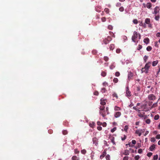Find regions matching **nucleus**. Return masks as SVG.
<instances>
[{
	"label": "nucleus",
	"mask_w": 160,
	"mask_h": 160,
	"mask_svg": "<svg viewBox=\"0 0 160 160\" xmlns=\"http://www.w3.org/2000/svg\"><path fill=\"white\" fill-rule=\"evenodd\" d=\"M151 66V62H147L144 67L142 68L141 69V72L142 73L145 72V73H147L148 72V69Z\"/></svg>",
	"instance_id": "1"
},
{
	"label": "nucleus",
	"mask_w": 160,
	"mask_h": 160,
	"mask_svg": "<svg viewBox=\"0 0 160 160\" xmlns=\"http://www.w3.org/2000/svg\"><path fill=\"white\" fill-rule=\"evenodd\" d=\"M140 39V34H138L137 32L134 31L133 33V35L132 37V41L136 42H138V40H139Z\"/></svg>",
	"instance_id": "2"
},
{
	"label": "nucleus",
	"mask_w": 160,
	"mask_h": 160,
	"mask_svg": "<svg viewBox=\"0 0 160 160\" xmlns=\"http://www.w3.org/2000/svg\"><path fill=\"white\" fill-rule=\"evenodd\" d=\"M148 25V27L149 28H152V25L150 23V19L149 18H146L145 20V23Z\"/></svg>",
	"instance_id": "3"
},
{
	"label": "nucleus",
	"mask_w": 160,
	"mask_h": 160,
	"mask_svg": "<svg viewBox=\"0 0 160 160\" xmlns=\"http://www.w3.org/2000/svg\"><path fill=\"white\" fill-rule=\"evenodd\" d=\"M144 131V129L137 130L135 131V133L138 134L139 136H140L142 134V133Z\"/></svg>",
	"instance_id": "4"
},
{
	"label": "nucleus",
	"mask_w": 160,
	"mask_h": 160,
	"mask_svg": "<svg viewBox=\"0 0 160 160\" xmlns=\"http://www.w3.org/2000/svg\"><path fill=\"white\" fill-rule=\"evenodd\" d=\"M148 99L150 100L153 101L156 99V97L153 94H151L148 96Z\"/></svg>",
	"instance_id": "5"
},
{
	"label": "nucleus",
	"mask_w": 160,
	"mask_h": 160,
	"mask_svg": "<svg viewBox=\"0 0 160 160\" xmlns=\"http://www.w3.org/2000/svg\"><path fill=\"white\" fill-rule=\"evenodd\" d=\"M160 9L159 7L158 6H156L154 8L153 12H152V13L153 14H155L156 15L158 13H159V12Z\"/></svg>",
	"instance_id": "6"
},
{
	"label": "nucleus",
	"mask_w": 160,
	"mask_h": 160,
	"mask_svg": "<svg viewBox=\"0 0 160 160\" xmlns=\"http://www.w3.org/2000/svg\"><path fill=\"white\" fill-rule=\"evenodd\" d=\"M99 113L101 115H102L103 117H104L107 114H108L107 112L105 110L100 111Z\"/></svg>",
	"instance_id": "7"
},
{
	"label": "nucleus",
	"mask_w": 160,
	"mask_h": 160,
	"mask_svg": "<svg viewBox=\"0 0 160 160\" xmlns=\"http://www.w3.org/2000/svg\"><path fill=\"white\" fill-rule=\"evenodd\" d=\"M126 96L128 97L131 96V92L129 90V87H126Z\"/></svg>",
	"instance_id": "8"
},
{
	"label": "nucleus",
	"mask_w": 160,
	"mask_h": 160,
	"mask_svg": "<svg viewBox=\"0 0 160 160\" xmlns=\"http://www.w3.org/2000/svg\"><path fill=\"white\" fill-rule=\"evenodd\" d=\"M100 104L102 105H104L106 104L107 100L106 99H104L103 98H101L100 100Z\"/></svg>",
	"instance_id": "9"
},
{
	"label": "nucleus",
	"mask_w": 160,
	"mask_h": 160,
	"mask_svg": "<svg viewBox=\"0 0 160 160\" xmlns=\"http://www.w3.org/2000/svg\"><path fill=\"white\" fill-rule=\"evenodd\" d=\"M111 38L109 36H108L107 37L106 40L104 41V43L105 44H106L107 43H108L109 42L111 41Z\"/></svg>",
	"instance_id": "10"
},
{
	"label": "nucleus",
	"mask_w": 160,
	"mask_h": 160,
	"mask_svg": "<svg viewBox=\"0 0 160 160\" xmlns=\"http://www.w3.org/2000/svg\"><path fill=\"white\" fill-rule=\"evenodd\" d=\"M121 115V112H117L114 113V117L115 118H118Z\"/></svg>",
	"instance_id": "11"
},
{
	"label": "nucleus",
	"mask_w": 160,
	"mask_h": 160,
	"mask_svg": "<svg viewBox=\"0 0 160 160\" xmlns=\"http://www.w3.org/2000/svg\"><path fill=\"white\" fill-rule=\"evenodd\" d=\"M138 115L139 117L144 119H145L148 118L147 115H145L143 114H142L141 113H138Z\"/></svg>",
	"instance_id": "12"
},
{
	"label": "nucleus",
	"mask_w": 160,
	"mask_h": 160,
	"mask_svg": "<svg viewBox=\"0 0 160 160\" xmlns=\"http://www.w3.org/2000/svg\"><path fill=\"white\" fill-rule=\"evenodd\" d=\"M93 143L95 144L96 146L98 144V139L96 138H94L92 140Z\"/></svg>",
	"instance_id": "13"
},
{
	"label": "nucleus",
	"mask_w": 160,
	"mask_h": 160,
	"mask_svg": "<svg viewBox=\"0 0 160 160\" xmlns=\"http://www.w3.org/2000/svg\"><path fill=\"white\" fill-rule=\"evenodd\" d=\"M155 148V145L154 144H153L151 145L149 148V150L151 151H153Z\"/></svg>",
	"instance_id": "14"
},
{
	"label": "nucleus",
	"mask_w": 160,
	"mask_h": 160,
	"mask_svg": "<svg viewBox=\"0 0 160 160\" xmlns=\"http://www.w3.org/2000/svg\"><path fill=\"white\" fill-rule=\"evenodd\" d=\"M158 60L154 61L152 62V66L153 67L156 66L158 63Z\"/></svg>",
	"instance_id": "15"
},
{
	"label": "nucleus",
	"mask_w": 160,
	"mask_h": 160,
	"mask_svg": "<svg viewBox=\"0 0 160 160\" xmlns=\"http://www.w3.org/2000/svg\"><path fill=\"white\" fill-rule=\"evenodd\" d=\"M106 152L105 151H104L102 153V155H101L100 156V158L101 159H102L106 155Z\"/></svg>",
	"instance_id": "16"
},
{
	"label": "nucleus",
	"mask_w": 160,
	"mask_h": 160,
	"mask_svg": "<svg viewBox=\"0 0 160 160\" xmlns=\"http://www.w3.org/2000/svg\"><path fill=\"white\" fill-rule=\"evenodd\" d=\"M144 42L146 44L149 43V39L148 38L144 39L143 40Z\"/></svg>",
	"instance_id": "17"
},
{
	"label": "nucleus",
	"mask_w": 160,
	"mask_h": 160,
	"mask_svg": "<svg viewBox=\"0 0 160 160\" xmlns=\"http://www.w3.org/2000/svg\"><path fill=\"white\" fill-rule=\"evenodd\" d=\"M146 7L148 8H150L152 7V4L150 3H147L146 4Z\"/></svg>",
	"instance_id": "18"
},
{
	"label": "nucleus",
	"mask_w": 160,
	"mask_h": 160,
	"mask_svg": "<svg viewBox=\"0 0 160 160\" xmlns=\"http://www.w3.org/2000/svg\"><path fill=\"white\" fill-rule=\"evenodd\" d=\"M114 110L115 111H118L121 110V108L118 106H115L114 108Z\"/></svg>",
	"instance_id": "19"
},
{
	"label": "nucleus",
	"mask_w": 160,
	"mask_h": 160,
	"mask_svg": "<svg viewBox=\"0 0 160 160\" xmlns=\"http://www.w3.org/2000/svg\"><path fill=\"white\" fill-rule=\"evenodd\" d=\"M133 76V74L131 72H129L128 74V78L129 79H130Z\"/></svg>",
	"instance_id": "20"
},
{
	"label": "nucleus",
	"mask_w": 160,
	"mask_h": 160,
	"mask_svg": "<svg viewBox=\"0 0 160 160\" xmlns=\"http://www.w3.org/2000/svg\"><path fill=\"white\" fill-rule=\"evenodd\" d=\"M72 160H79V158L75 156H72Z\"/></svg>",
	"instance_id": "21"
},
{
	"label": "nucleus",
	"mask_w": 160,
	"mask_h": 160,
	"mask_svg": "<svg viewBox=\"0 0 160 160\" xmlns=\"http://www.w3.org/2000/svg\"><path fill=\"white\" fill-rule=\"evenodd\" d=\"M115 67V65L114 63H112L110 66V68L111 69H112Z\"/></svg>",
	"instance_id": "22"
},
{
	"label": "nucleus",
	"mask_w": 160,
	"mask_h": 160,
	"mask_svg": "<svg viewBox=\"0 0 160 160\" xmlns=\"http://www.w3.org/2000/svg\"><path fill=\"white\" fill-rule=\"evenodd\" d=\"M94 153L93 152H92L90 155V157L92 159H94Z\"/></svg>",
	"instance_id": "23"
},
{
	"label": "nucleus",
	"mask_w": 160,
	"mask_h": 160,
	"mask_svg": "<svg viewBox=\"0 0 160 160\" xmlns=\"http://www.w3.org/2000/svg\"><path fill=\"white\" fill-rule=\"evenodd\" d=\"M95 125V123L94 122H92L89 124V126L92 128H93Z\"/></svg>",
	"instance_id": "24"
},
{
	"label": "nucleus",
	"mask_w": 160,
	"mask_h": 160,
	"mask_svg": "<svg viewBox=\"0 0 160 160\" xmlns=\"http://www.w3.org/2000/svg\"><path fill=\"white\" fill-rule=\"evenodd\" d=\"M129 153V151L128 150H125L124 153V154L125 155H128Z\"/></svg>",
	"instance_id": "25"
},
{
	"label": "nucleus",
	"mask_w": 160,
	"mask_h": 160,
	"mask_svg": "<svg viewBox=\"0 0 160 160\" xmlns=\"http://www.w3.org/2000/svg\"><path fill=\"white\" fill-rule=\"evenodd\" d=\"M158 156L157 154L154 155L153 157V160H157L158 159Z\"/></svg>",
	"instance_id": "26"
},
{
	"label": "nucleus",
	"mask_w": 160,
	"mask_h": 160,
	"mask_svg": "<svg viewBox=\"0 0 160 160\" xmlns=\"http://www.w3.org/2000/svg\"><path fill=\"white\" fill-rule=\"evenodd\" d=\"M110 50H113L114 48V46L113 44H111L110 46Z\"/></svg>",
	"instance_id": "27"
},
{
	"label": "nucleus",
	"mask_w": 160,
	"mask_h": 160,
	"mask_svg": "<svg viewBox=\"0 0 160 160\" xmlns=\"http://www.w3.org/2000/svg\"><path fill=\"white\" fill-rule=\"evenodd\" d=\"M152 49V47L150 46H148L146 48L147 50L148 51H150Z\"/></svg>",
	"instance_id": "28"
},
{
	"label": "nucleus",
	"mask_w": 160,
	"mask_h": 160,
	"mask_svg": "<svg viewBox=\"0 0 160 160\" xmlns=\"http://www.w3.org/2000/svg\"><path fill=\"white\" fill-rule=\"evenodd\" d=\"M132 22L134 24H136L138 23V22L137 19H134L133 20Z\"/></svg>",
	"instance_id": "29"
},
{
	"label": "nucleus",
	"mask_w": 160,
	"mask_h": 160,
	"mask_svg": "<svg viewBox=\"0 0 160 160\" xmlns=\"http://www.w3.org/2000/svg\"><path fill=\"white\" fill-rule=\"evenodd\" d=\"M105 107L103 105L100 106V111L105 110Z\"/></svg>",
	"instance_id": "30"
},
{
	"label": "nucleus",
	"mask_w": 160,
	"mask_h": 160,
	"mask_svg": "<svg viewBox=\"0 0 160 160\" xmlns=\"http://www.w3.org/2000/svg\"><path fill=\"white\" fill-rule=\"evenodd\" d=\"M128 125H126L125 126L124 128V130L126 132H127L128 130Z\"/></svg>",
	"instance_id": "31"
},
{
	"label": "nucleus",
	"mask_w": 160,
	"mask_h": 160,
	"mask_svg": "<svg viewBox=\"0 0 160 160\" xmlns=\"http://www.w3.org/2000/svg\"><path fill=\"white\" fill-rule=\"evenodd\" d=\"M110 156L109 155L107 154L106 156V159L107 160H110Z\"/></svg>",
	"instance_id": "32"
},
{
	"label": "nucleus",
	"mask_w": 160,
	"mask_h": 160,
	"mask_svg": "<svg viewBox=\"0 0 160 160\" xmlns=\"http://www.w3.org/2000/svg\"><path fill=\"white\" fill-rule=\"evenodd\" d=\"M116 127H115L111 129V131L112 132H113L115 131L116 130Z\"/></svg>",
	"instance_id": "33"
},
{
	"label": "nucleus",
	"mask_w": 160,
	"mask_h": 160,
	"mask_svg": "<svg viewBox=\"0 0 160 160\" xmlns=\"http://www.w3.org/2000/svg\"><path fill=\"white\" fill-rule=\"evenodd\" d=\"M145 122L147 124H149L150 123L151 120L149 119H148L146 120Z\"/></svg>",
	"instance_id": "34"
},
{
	"label": "nucleus",
	"mask_w": 160,
	"mask_h": 160,
	"mask_svg": "<svg viewBox=\"0 0 160 160\" xmlns=\"http://www.w3.org/2000/svg\"><path fill=\"white\" fill-rule=\"evenodd\" d=\"M81 152L83 154H85L86 153V151L85 149H83L81 151Z\"/></svg>",
	"instance_id": "35"
},
{
	"label": "nucleus",
	"mask_w": 160,
	"mask_h": 160,
	"mask_svg": "<svg viewBox=\"0 0 160 160\" xmlns=\"http://www.w3.org/2000/svg\"><path fill=\"white\" fill-rule=\"evenodd\" d=\"M104 11L107 13H109V9L108 8H105L104 10Z\"/></svg>",
	"instance_id": "36"
},
{
	"label": "nucleus",
	"mask_w": 160,
	"mask_h": 160,
	"mask_svg": "<svg viewBox=\"0 0 160 160\" xmlns=\"http://www.w3.org/2000/svg\"><path fill=\"white\" fill-rule=\"evenodd\" d=\"M113 82L115 83H117L118 82V79L117 78H115L113 79Z\"/></svg>",
	"instance_id": "37"
},
{
	"label": "nucleus",
	"mask_w": 160,
	"mask_h": 160,
	"mask_svg": "<svg viewBox=\"0 0 160 160\" xmlns=\"http://www.w3.org/2000/svg\"><path fill=\"white\" fill-rule=\"evenodd\" d=\"M148 58V56H147L146 55H145L144 56L143 59H144V61L145 62H146L147 61Z\"/></svg>",
	"instance_id": "38"
},
{
	"label": "nucleus",
	"mask_w": 160,
	"mask_h": 160,
	"mask_svg": "<svg viewBox=\"0 0 160 160\" xmlns=\"http://www.w3.org/2000/svg\"><path fill=\"white\" fill-rule=\"evenodd\" d=\"M111 141L113 143V145L115 144V141H114V138H112L111 139Z\"/></svg>",
	"instance_id": "39"
},
{
	"label": "nucleus",
	"mask_w": 160,
	"mask_h": 160,
	"mask_svg": "<svg viewBox=\"0 0 160 160\" xmlns=\"http://www.w3.org/2000/svg\"><path fill=\"white\" fill-rule=\"evenodd\" d=\"M101 75L103 77H105L106 75V73L105 72H103L101 73Z\"/></svg>",
	"instance_id": "40"
},
{
	"label": "nucleus",
	"mask_w": 160,
	"mask_h": 160,
	"mask_svg": "<svg viewBox=\"0 0 160 160\" xmlns=\"http://www.w3.org/2000/svg\"><path fill=\"white\" fill-rule=\"evenodd\" d=\"M124 10V9L123 7H121L119 8V10L120 12H123Z\"/></svg>",
	"instance_id": "41"
},
{
	"label": "nucleus",
	"mask_w": 160,
	"mask_h": 160,
	"mask_svg": "<svg viewBox=\"0 0 160 160\" xmlns=\"http://www.w3.org/2000/svg\"><path fill=\"white\" fill-rule=\"evenodd\" d=\"M152 154V153L151 152H149L147 154V156L148 157H150Z\"/></svg>",
	"instance_id": "42"
},
{
	"label": "nucleus",
	"mask_w": 160,
	"mask_h": 160,
	"mask_svg": "<svg viewBox=\"0 0 160 160\" xmlns=\"http://www.w3.org/2000/svg\"><path fill=\"white\" fill-rule=\"evenodd\" d=\"M159 116L158 115H156L155 116L154 119L155 120H157L159 119Z\"/></svg>",
	"instance_id": "43"
},
{
	"label": "nucleus",
	"mask_w": 160,
	"mask_h": 160,
	"mask_svg": "<svg viewBox=\"0 0 160 160\" xmlns=\"http://www.w3.org/2000/svg\"><path fill=\"white\" fill-rule=\"evenodd\" d=\"M139 26H143L144 28H146V25L145 24H144V25H143L142 22H141L140 23Z\"/></svg>",
	"instance_id": "44"
},
{
	"label": "nucleus",
	"mask_w": 160,
	"mask_h": 160,
	"mask_svg": "<svg viewBox=\"0 0 160 160\" xmlns=\"http://www.w3.org/2000/svg\"><path fill=\"white\" fill-rule=\"evenodd\" d=\"M156 139L154 138H152L151 139V142H154L155 141Z\"/></svg>",
	"instance_id": "45"
},
{
	"label": "nucleus",
	"mask_w": 160,
	"mask_h": 160,
	"mask_svg": "<svg viewBox=\"0 0 160 160\" xmlns=\"http://www.w3.org/2000/svg\"><path fill=\"white\" fill-rule=\"evenodd\" d=\"M140 158V157L139 155L136 156L135 157V160H138Z\"/></svg>",
	"instance_id": "46"
},
{
	"label": "nucleus",
	"mask_w": 160,
	"mask_h": 160,
	"mask_svg": "<svg viewBox=\"0 0 160 160\" xmlns=\"http://www.w3.org/2000/svg\"><path fill=\"white\" fill-rule=\"evenodd\" d=\"M106 91V90L105 89V88H102L101 90V92L102 93L105 92Z\"/></svg>",
	"instance_id": "47"
},
{
	"label": "nucleus",
	"mask_w": 160,
	"mask_h": 160,
	"mask_svg": "<svg viewBox=\"0 0 160 160\" xmlns=\"http://www.w3.org/2000/svg\"><path fill=\"white\" fill-rule=\"evenodd\" d=\"M103 85L104 86L106 87L108 86V83L107 82H105L103 83Z\"/></svg>",
	"instance_id": "48"
},
{
	"label": "nucleus",
	"mask_w": 160,
	"mask_h": 160,
	"mask_svg": "<svg viewBox=\"0 0 160 160\" xmlns=\"http://www.w3.org/2000/svg\"><path fill=\"white\" fill-rule=\"evenodd\" d=\"M159 17L158 15L157 16H156L155 18V19L157 21H158L159 19Z\"/></svg>",
	"instance_id": "49"
},
{
	"label": "nucleus",
	"mask_w": 160,
	"mask_h": 160,
	"mask_svg": "<svg viewBox=\"0 0 160 160\" xmlns=\"http://www.w3.org/2000/svg\"><path fill=\"white\" fill-rule=\"evenodd\" d=\"M126 138V136L125 135H124L123 137L121 138L122 140L123 141Z\"/></svg>",
	"instance_id": "50"
},
{
	"label": "nucleus",
	"mask_w": 160,
	"mask_h": 160,
	"mask_svg": "<svg viewBox=\"0 0 160 160\" xmlns=\"http://www.w3.org/2000/svg\"><path fill=\"white\" fill-rule=\"evenodd\" d=\"M120 74V73L118 72H116L115 73V76L117 77H118L119 76Z\"/></svg>",
	"instance_id": "51"
},
{
	"label": "nucleus",
	"mask_w": 160,
	"mask_h": 160,
	"mask_svg": "<svg viewBox=\"0 0 160 160\" xmlns=\"http://www.w3.org/2000/svg\"><path fill=\"white\" fill-rule=\"evenodd\" d=\"M142 152V150L141 149H139L138 151V152L139 153H141Z\"/></svg>",
	"instance_id": "52"
},
{
	"label": "nucleus",
	"mask_w": 160,
	"mask_h": 160,
	"mask_svg": "<svg viewBox=\"0 0 160 160\" xmlns=\"http://www.w3.org/2000/svg\"><path fill=\"white\" fill-rule=\"evenodd\" d=\"M121 52V49H117L116 50V52L117 53H120Z\"/></svg>",
	"instance_id": "53"
},
{
	"label": "nucleus",
	"mask_w": 160,
	"mask_h": 160,
	"mask_svg": "<svg viewBox=\"0 0 160 160\" xmlns=\"http://www.w3.org/2000/svg\"><path fill=\"white\" fill-rule=\"evenodd\" d=\"M108 28L110 30H112V29L113 27L112 25H110L108 26Z\"/></svg>",
	"instance_id": "54"
},
{
	"label": "nucleus",
	"mask_w": 160,
	"mask_h": 160,
	"mask_svg": "<svg viewBox=\"0 0 160 160\" xmlns=\"http://www.w3.org/2000/svg\"><path fill=\"white\" fill-rule=\"evenodd\" d=\"M132 143L133 144L135 145L136 144V142L135 140H132Z\"/></svg>",
	"instance_id": "55"
},
{
	"label": "nucleus",
	"mask_w": 160,
	"mask_h": 160,
	"mask_svg": "<svg viewBox=\"0 0 160 160\" xmlns=\"http://www.w3.org/2000/svg\"><path fill=\"white\" fill-rule=\"evenodd\" d=\"M97 129L99 131H100L102 129V127L101 126H98L97 127Z\"/></svg>",
	"instance_id": "56"
},
{
	"label": "nucleus",
	"mask_w": 160,
	"mask_h": 160,
	"mask_svg": "<svg viewBox=\"0 0 160 160\" xmlns=\"http://www.w3.org/2000/svg\"><path fill=\"white\" fill-rule=\"evenodd\" d=\"M156 138L157 139H160V134L157 135L156 136Z\"/></svg>",
	"instance_id": "57"
},
{
	"label": "nucleus",
	"mask_w": 160,
	"mask_h": 160,
	"mask_svg": "<svg viewBox=\"0 0 160 160\" xmlns=\"http://www.w3.org/2000/svg\"><path fill=\"white\" fill-rule=\"evenodd\" d=\"M101 20L102 22H104L106 21V18L103 17L101 18Z\"/></svg>",
	"instance_id": "58"
},
{
	"label": "nucleus",
	"mask_w": 160,
	"mask_h": 160,
	"mask_svg": "<svg viewBox=\"0 0 160 160\" xmlns=\"http://www.w3.org/2000/svg\"><path fill=\"white\" fill-rule=\"evenodd\" d=\"M102 126L104 127H105L107 126V123L105 122H104L102 124Z\"/></svg>",
	"instance_id": "59"
},
{
	"label": "nucleus",
	"mask_w": 160,
	"mask_h": 160,
	"mask_svg": "<svg viewBox=\"0 0 160 160\" xmlns=\"http://www.w3.org/2000/svg\"><path fill=\"white\" fill-rule=\"evenodd\" d=\"M97 124L98 125L100 126L101 125H102V122H100V121H98L97 122Z\"/></svg>",
	"instance_id": "60"
},
{
	"label": "nucleus",
	"mask_w": 160,
	"mask_h": 160,
	"mask_svg": "<svg viewBox=\"0 0 160 160\" xmlns=\"http://www.w3.org/2000/svg\"><path fill=\"white\" fill-rule=\"evenodd\" d=\"M62 133L64 135H66L67 133V132L66 130H64L62 131Z\"/></svg>",
	"instance_id": "61"
},
{
	"label": "nucleus",
	"mask_w": 160,
	"mask_h": 160,
	"mask_svg": "<svg viewBox=\"0 0 160 160\" xmlns=\"http://www.w3.org/2000/svg\"><path fill=\"white\" fill-rule=\"evenodd\" d=\"M75 152L76 153H78L79 152V151L77 149H75L74 150Z\"/></svg>",
	"instance_id": "62"
},
{
	"label": "nucleus",
	"mask_w": 160,
	"mask_h": 160,
	"mask_svg": "<svg viewBox=\"0 0 160 160\" xmlns=\"http://www.w3.org/2000/svg\"><path fill=\"white\" fill-rule=\"evenodd\" d=\"M104 59L106 61H107L108 59V58L107 57H104Z\"/></svg>",
	"instance_id": "63"
},
{
	"label": "nucleus",
	"mask_w": 160,
	"mask_h": 160,
	"mask_svg": "<svg viewBox=\"0 0 160 160\" xmlns=\"http://www.w3.org/2000/svg\"><path fill=\"white\" fill-rule=\"evenodd\" d=\"M128 157H127V156L124 157L123 158V160H128Z\"/></svg>",
	"instance_id": "64"
}]
</instances>
